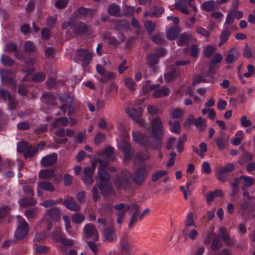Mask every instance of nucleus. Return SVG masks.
Masks as SVG:
<instances>
[{"instance_id":"nucleus-64","label":"nucleus","mask_w":255,"mask_h":255,"mask_svg":"<svg viewBox=\"0 0 255 255\" xmlns=\"http://www.w3.org/2000/svg\"><path fill=\"white\" fill-rule=\"evenodd\" d=\"M106 135L104 133L98 132L94 138V142L97 145L101 143L105 139Z\"/></svg>"},{"instance_id":"nucleus-51","label":"nucleus","mask_w":255,"mask_h":255,"mask_svg":"<svg viewBox=\"0 0 255 255\" xmlns=\"http://www.w3.org/2000/svg\"><path fill=\"white\" fill-rule=\"evenodd\" d=\"M38 209L37 208L27 209L25 211V215L28 219H33L37 215Z\"/></svg>"},{"instance_id":"nucleus-36","label":"nucleus","mask_w":255,"mask_h":255,"mask_svg":"<svg viewBox=\"0 0 255 255\" xmlns=\"http://www.w3.org/2000/svg\"><path fill=\"white\" fill-rule=\"evenodd\" d=\"M210 244V249L214 251H217L219 250L222 246V244L219 239V237L217 236L214 238V239H213V241Z\"/></svg>"},{"instance_id":"nucleus-8","label":"nucleus","mask_w":255,"mask_h":255,"mask_svg":"<svg viewBox=\"0 0 255 255\" xmlns=\"http://www.w3.org/2000/svg\"><path fill=\"white\" fill-rule=\"evenodd\" d=\"M214 141L219 150H223L227 148L229 145V136L223 132L215 138Z\"/></svg>"},{"instance_id":"nucleus-63","label":"nucleus","mask_w":255,"mask_h":255,"mask_svg":"<svg viewBox=\"0 0 255 255\" xmlns=\"http://www.w3.org/2000/svg\"><path fill=\"white\" fill-rule=\"evenodd\" d=\"M69 0H57L55 3V6L57 8H65L69 2Z\"/></svg>"},{"instance_id":"nucleus-32","label":"nucleus","mask_w":255,"mask_h":255,"mask_svg":"<svg viewBox=\"0 0 255 255\" xmlns=\"http://www.w3.org/2000/svg\"><path fill=\"white\" fill-rule=\"evenodd\" d=\"M240 180H243L244 182V186L241 187L242 190H245L246 187H250L254 183V179L252 177L245 175H242L240 177Z\"/></svg>"},{"instance_id":"nucleus-60","label":"nucleus","mask_w":255,"mask_h":255,"mask_svg":"<svg viewBox=\"0 0 255 255\" xmlns=\"http://www.w3.org/2000/svg\"><path fill=\"white\" fill-rule=\"evenodd\" d=\"M69 99L68 104H64L59 107V109L64 114H66L67 109L71 110L72 107L73 100L70 98H69Z\"/></svg>"},{"instance_id":"nucleus-46","label":"nucleus","mask_w":255,"mask_h":255,"mask_svg":"<svg viewBox=\"0 0 255 255\" xmlns=\"http://www.w3.org/2000/svg\"><path fill=\"white\" fill-rule=\"evenodd\" d=\"M168 174L167 172L164 170H159L153 173L151 175V180L155 182L164 176Z\"/></svg>"},{"instance_id":"nucleus-7","label":"nucleus","mask_w":255,"mask_h":255,"mask_svg":"<svg viewBox=\"0 0 255 255\" xmlns=\"http://www.w3.org/2000/svg\"><path fill=\"white\" fill-rule=\"evenodd\" d=\"M74 18L72 25V30L77 35H81L86 34L89 31V27L87 24L82 21H76Z\"/></svg>"},{"instance_id":"nucleus-45","label":"nucleus","mask_w":255,"mask_h":255,"mask_svg":"<svg viewBox=\"0 0 255 255\" xmlns=\"http://www.w3.org/2000/svg\"><path fill=\"white\" fill-rule=\"evenodd\" d=\"M85 216L81 213L74 214L72 217V221L77 224H80L85 220Z\"/></svg>"},{"instance_id":"nucleus-25","label":"nucleus","mask_w":255,"mask_h":255,"mask_svg":"<svg viewBox=\"0 0 255 255\" xmlns=\"http://www.w3.org/2000/svg\"><path fill=\"white\" fill-rule=\"evenodd\" d=\"M179 75V72L177 69L173 67L170 71L167 72L164 75L165 81L167 82H170L171 81L176 78Z\"/></svg>"},{"instance_id":"nucleus-33","label":"nucleus","mask_w":255,"mask_h":255,"mask_svg":"<svg viewBox=\"0 0 255 255\" xmlns=\"http://www.w3.org/2000/svg\"><path fill=\"white\" fill-rule=\"evenodd\" d=\"M190 37V35L187 33H182L177 40V44L179 46H183L188 44Z\"/></svg>"},{"instance_id":"nucleus-57","label":"nucleus","mask_w":255,"mask_h":255,"mask_svg":"<svg viewBox=\"0 0 255 255\" xmlns=\"http://www.w3.org/2000/svg\"><path fill=\"white\" fill-rule=\"evenodd\" d=\"M116 27L118 30L128 29L129 28V24L126 20H119L116 24Z\"/></svg>"},{"instance_id":"nucleus-20","label":"nucleus","mask_w":255,"mask_h":255,"mask_svg":"<svg viewBox=\"0 0 255 255\" xmlns=\"http://www.w3.org/2000/svg\"><path fill=\"white\" fill-rule=\"evenodd\" d=\"M120 249L123 255L129 254L130 246L128 244V237L127 235L123 236L120 240Z\"/></svg>"},{"instance_id":"nucleus-39","label":"nucleus","mask_w":255,"mask_h":255,"mask_svg":"<svg viewBox=\"0 0 255 255\" xmlns=\"http://www.w3.org/2000/svg\"><path fill=\"white\" fill-rule=\"evenodd\" d=\"M231 35V32L229 30L225 29L223 30L220 36V42L219 43V46H221L229 39Z\"/></svg>"},{"instance_id":"nucleus-13","label":"nucleus","mask_w":255,"mask_h":255,"mask_svg":"<svg viewBox=\"0 0 255 255\" xmlns=\"http://www.w3.org/2000/svg\"><path fill=\"white\" fill-rule=\"evenodd\" d=\"M240 57V52L235 47L231 48L225 56V61L228 64L236 62Z\"/></svg>"},{"instance_id":"nucleus-12","label":"nucleus","mask_w":255,"mask_h":255,"mask_svg":"<svg viewBox=\"0 0 255 255\" xmlns=\"http://www.w3.org/2000/svg\"><path fill=\"white\" fill-rule=\"evenodd\" d=\"M29 230L28 224L19 225L14 233V237L17 240L24 239L27 235Z\"/></svg>"},{"instance_id":"nucleus-21","label":"nucleus","mask_w":255,"mask_h":255,"mask_svg":"<svg viewBox=\"0 0 255 255\" xmlns=\"http://www.w3.org/2000/svg\"><path fill=\"white\" fill-rule=\"evenodd\" d=\"M103 235L106 241L112 242L116 240V235L114 228L107 227L103 231Z\"/></svg>"},{"instance_id":"nucleus-15","label":"nucleus","mask_w":255,"mask_h":255,"mask_svg":"<svg viewBox=\"0 0 255 255\" xmlns=\"http://www.w3.org/2000/svg\"><path fill=\"white\" fill-rule=\"evenodd\" d=\"M40 189L46 191L53 192L55 190V187L54 185L50 182L41 181L39 182L38 184L37 190L38 196L41 195L42 194Z\"/></svg>"},{"instance_id":"nucleus-29","label":"nucleus","mask_w":255,"mask_h":255,"mask_svg":"<svg viewBox=\"0 0 255 255\" xmlns=\"http://www.w3.org/2000/svg\"><path fill=\"white\" fill-rule=\"evenodd\" d=\"M36 203V201L33 197L27 198L24 197L20 199L18 203L21 207H26L34 205Z\"/></svg>"},{"instance_id":"nucleus-30","label":"nucleus","mask_w":255,"mask_h":255,"mask_svg":"<svg viewBox=\"0 0 255 255\" xmlns=\"http://www.w3.org/2000/svg\"><path fill=\"white\" fill-rule=\"evenodd\" d=\"M220 231L222 235V239L223 242L227 246H231L232 245V241L230 238L229 236L227 234L226 229L224 227H221L220 228Z\"/></svg>"},{"instance_id":"nucleus-52","label":"nucleus","mask_w":255,"mask_h":255,"mask_svg":"<svg viewBox=\"0 0 255 255\" xmlns=\"http://www.w3.org/2000/svg\"><path fill=\"white\" fill-rule=\"evenodd\" d=\"M46 78V75L42 72H38L32 76V80L37 82H41Z\"/></svg>"},{"instance_id":"nucleus-17","label":"nucleus","mask_w":255,"mask_h":255,"mask_svg":"<svg viewBox=\"0 0 255 255\" xmlns=\"http://www.w3.org/2000/svg\"><path fill=\"white\" fill-rule=\"evenodd\" d=\"M122 151L124 154L125 158L127 160L132 159L134 151L132 150L131 145L126 141H124L122 144Z\"/></svg>"},{"instance_id":"nucleus-10","label":"nucleus","mask_w":255,"mask_h":255,"mask_svg":"<svg viewBox=\"0 0 255 255\" xmlns=\"http://www.w3.org/2000/svg\"><path fill=\"white\" fill-rule=\"evenodd\" d=\"M126 112L129 117L133 119L136 123L140 125L143 124V120L140 118L141 113L140 108H138L137 110L134 108H127L126 109Z\"/></svg>"},{"instance_id":"nucleus-54","label":"nucleus","mask_w":255,"mask_h":255,"mask_svg":"<svg viewBox=\"0 0 255 255\" xmlns=\"http://www.w3.org/2000/svg\"><path fill=\"white\" fill-rule=\"evenodd\" d=\"M103 154L109 159H113L114 157V150L111 146L106 147L103 151Z\"/></svg>"},{"instance_id":"nucleus-38","label":"nucleus","mask_w":255,"mask_h":255,"mask_svg":"<svg viewBox=\"0 0 255 255\" xmlns=\"http://www.w3.org/2000/svg\"><path fill=\"white\" fill-rule=\"evenodd\" d=\"M194 125L200 131L204 130L205 128L206 127L205 120L202 118V117H199L195 120Z\"/></svg>"},{"instance_id":"nucleus-31","label":"nucleus","mask_w":255,"mask_h":255,"mask_svg":"<svg viewBox=\"0 0 255 255\" xmlns=\"http://www.w3.org/2000/svg\"><path fill=\"white\" fill-rule=\"evenodd\" d=\"M54 176V171L50 169L41 170L39 173V177L41 179H50Z\"/></svg>"},{"instance_id":"nucleus-2","label":"nucleus","mask_w":255,"mask_h":255,"mask_svg":"<svg viewBox=\"0 0 255 255\" xmlns=\"http://www.w3.org/2000/svg\"><path fill=\"white\" fill-rule=\"evenodd\" d=\"M147 175V167L145 165H142L138 167L132 174V180L136 186L142 185Z\"/></svg>"},{"instance_id":"nucleus-5","label":"nucleus","mask_w":255,"mask_h":255,"mask_svg":"<svg viewBox=\"0 0 255 255\" xmlns=\"http://www.w3.org/2000/svg\"><path fill=\"white\" fill-rule=\"evenodd\" d=\"M61 231L59 228H57L55 232L51 233V236L56 242L60 243L65 246H72L74 244V241L72 239L64 238L60 234Z\"/></svg>"},{"instance_id":"nucleus-28","label":"nucleus","mask_w":255,"mask_h":255,"mask_svg":"<svg viewBox=\"0 0 255 255\" xmlns=\"http://www.w3.org/2000/svg\"><path fill=\"white\" fill-rule=\"evenodd\" d=\"M180 30L178 26L174 25L170 27L167 31V37L169 40H174L176 38Z\"/></svg>"},{"instance_id":"nucleus-56","label":"nucleus","mask_w":255,"mask_h":255,"mask_svg":"<svg viewBox=\"0 0 255 255\" xmlns=\"http://www.w3.org/2000/svg\"><path fill=\"white\" fill-rule=\"evenodd\" d=\"M195 31L198 34L205 36L206 38H208L210 36V32L201 26H197Z\"/></svg>"},{"instance_id":"nucleus-23","label":"nucleus","mask_w":255,"mask_h":255,"mask_svg":"<svg viewBox=\"0 0 255 255\" xmlns=\"http://www.w3.org/2000/svg\"><path fill=\"white\" fill-rule=\"evenodd\" d=\"M43 101L48 106H54L56 105V97L51 93L45 92L42 95Z\"/></svg>"},{"instance_id":"nucleus-14","label":"nucleus","mask_w":255,"mask_h":255,"mask_svg":"<svg viewBox=\"0 0 255 255\" xmlns=\"http://www.w3.org/2000/svg\"><path fill=\"white\" fill-rule=\"evenodd\" d=\"M57 159V155L55 153H52L49 155L44 156L41 160V164L42 166L47 167L52 165Z\"/></svg>"},{"instance_id":"nucleus-19","label":"nucleus","mask_w":255,"mask_h":255,"mask_svg":"<svg viewBox=\"0 0 255 255\" xmlns=\"http://www.w3.org/2000/svg\"><path fill=\"white\" fill-rule=\"evenodd\" d=\"M46 215L53 221H58L60 219L61 212L59 208L53 207L47 211Z\"/></svg>"},{"instance_id":"nucleus-40","label":"nucleus","mask_w":255,"mask_h":255,"mask_svg":"<svg viewBox=\"0 0 255 255\" xmlns=\"http://www.w3.org/2000/svg\"><path fill=\"white\" fill-rule=\"evenodd\" d=\"M187 140V135L186 134H184L182 137H180L178 140L176 149L179 153H182L184 150V143Z\"/></svg>"},{"instance_id":"nucleus-9","label":"nucleus","mask_w":255,"mask_h":255,"mask_svg":"<svg viewBox=\"0 0 255 255\" xmlns=\"http://www.w3.org/2000/svg\"><path fill=\"white\" fill-rule=\"evenodd\" d=\"M98 187L101 194L104 196L114 195L116 194L115 190L109 182H101Z\"/></svg>"},{"instance_id":"nucleus-61","label":"nucleus","mask_w":255,"mask_h":255,"mask_svg":"<svg viewBox=\"0 0 255 255\" xmlns=\"http://www.w3.org/2000/svg\"><path fill=\"white\" fill-rule=\"evenodd\" d=\"M240 205V210L241 212L242 211H247L252 208L250 206V203L249 201L247 200H242L241 203L239 204Z\"/></svg>"},{"instance_id":"nucleus-49","label":"nucleus","mask_w":255,"mask_h":255,"mask_svg":"<svg viewBox=\"0 0 255 255\" xmlns=\"http://www.w3.org/2000/svg\"><path fill=\"white\" fill-rule=\"evenodd\" d=\"M23 50L27 53L33 52L35 50V46L33 42L27 40L23 44Z\"/></svg>"},{"instance_id":"nucleus-55","label":"nucleus","mask_w":255,"mask_h":255,"mask_svg":"<svg viewBox=\"0 0 255 255\" xmlns=\"http://www.w3.org/2000/svg\"><path fill=\"white\" fill-rule=\"evenodd\" d=\"M114 74L112 72H105L102 76H101V81L102 82H106L108 81H110L113 79L114 77Z\"/></svg>"},{"instance_id":"nucleus-18","label":"nucleus","mask_w":255,"mask_h":255,"mask_svg":"<svg viewBox=\"0 0 255 255\" xmlns=\"http://www.w3.org/2000/svg\"><path fill=\"white\" fill-rule=\"evenodd\" d=\"M146 62L148 66L152 68L154 72L156 71L155 65L158 63L159 58L158 56L154 53H150L146 56Z\"/></svg>"},{"instance_id":"nucleus-58","label":"nucleus","mask_w":255,"mask_h":255,"mask_svg":"<svg viewBox=\"0 0 255 255\" xmlns=\"http://www.w3.org/2000/svg\"><path fill=\"white\" fill-rule=\"evenodd\" d=\"M225 172L220 167L216 172V176L218 180L222 182L226 181L227 180V177L225 176Z\"/></svg>"},{"instance_id":"nucleus-47","label":"nucleus","mask_w":255,"mask_h":255,"mask_svg":"<svg viewBox=\"0 0 255 255\" xmlns=\"http://www.w3.org/2000/svg\"><path fill=\"white\" fill-rule=\"evenodd\" d=\"M103 38L106 42H108L110 45L116 46H118L119 45L117 39L114 36H111L110 35H105Z\"/></svg>"},{"instance_id":"nucleus-26","label":"nucleus","mask_w":255,"mask_h":255,"mask_svg":"<svg viewBox=\"0 0 255 255\" xmlns=\"http://www.w3.org/2000/svg\"><path fill=\"white\" fill-rule=\"evenodd\" d=\"M169 92V88L165 87H162L160 89L155 91L152 93V96L155 98H160L162 97H166L168 96Z\"/></svg>"},{"instance_id":"nucleus-22","label":"nucleus","mask_w":255,"mask_h":255,"mask_svg":"<svg viewBox=\"0 0 255 255\" xmlns=\"http://www.w3.org/2000/svg\"><path fill=\"white\" fill-rule=\"evenodd\" d=\"M63 205L68 209L72 211H78L81 209L80 205L77 204L72 198L63 200Z\"/></svg>"},{"instance_id":"nucleus-34","label":"nucleus","mask_w":255,"mask_h":255,"mask_svg":"<svg viewBox=\"0 0 255 255\" xmlns=\"http://www.w3.org/2000/svg\"><path fill=\"white\" fill-rule=\"evenodd\" d=\"M254 211V210L253 208L247 210V211H242L241 213L242 218L246 221L252 220L255 217Z\"/></svg>"},{"instance_id":"nucleus-50","label":"nucleus","mask_w":255,"mask_h":255,"mask_svg":"<svg viewBox=\"0 0 255 255\" xmlns=\"http://www.w3.org/2000/svg\"><path fill=\"white\" fill-rule=\"evenodd\" d=\"M144 27L147 32L151 33L156 28V24L151 20H147L144 23Z\"/></svg>"},{"instance_id":"nucleus-3","label":"nucleus","mask_w":255,"mask_h":255,"mask_svg":"<svg viewBox=\"0 0 255 255\" xmlns=\"http://www.w3.org/2000/svg\"><path fill=\"white\" fill-rule=\"evenodd\" d=\"M130 173L126 169H123L121 172V176H117L114 180V184L117 190L125 188L129 183Z\"/></svg>"},{"instance_id":"nucleus-24","label":"nucleus","mask_w":255,"mask_h":255,"mask_svg":"<svg viewBox=\"0 0 255 255\" xmlns=\"http://www.w3.org/2000/svg\"><path fill=\"white\" fill-rule=\"evenodd\" d=\"M91 14H92L91 9L81 6L78 8L76 11L74 13L73 17L75 19H78L81 17V15L86 16Z\"/></svg>"},{"instance_id":"nucleus-59","label":"nucleus","mask_w":255,"mask_h":255,"mask_svg":"<svg viewBox=\"0 0 255 255\" xmlns=\"http://www.w3.org/2000/svg\"><path fill=\"white\" fill-rule=\"evenodd\" d=\"M17 49V44L12 43L9 42L5 44L4 50L5 51H7L8 52H15V51Z\"/></svg>"},{"instance_id":"nucleus-37","label":"nucleus","mask_w":255,"mask_h":255,"mask_svg":"<svg viewBox=\"0 0 255 255\" xmlns=\"http://www.w3.org/2000/svg\"><path fill=\"white\" fill-rule=\"evenodd\" d=\"M200 83H211L207 77V75L205 73H204L202 75L198 74L196 75L193 80V84L195 85Z\"/></svg>"},{"instance_id":"nucleus-53","label":"nucleus","mask_w":255,"mask_h":255,"mask_svg":"<svg viewBox=\"0 0 255 255\" xmlns=\"http://www.w3.org/2000/svg\"><path fill=\"white\" fill-rule=\"evenodd\" d=\"M124 83L129 89L132 91H134L135 90L136 85L132 78H125L124 79Z\"/></svg>"},{"instance_id":"nucleus-35","label":"nucleus","mask_w":255,"mask_h":255,"mask_svg":"<svg viewBox=\"0 0 255 255\" xmlns=\"http://www.w3.org/2000/svg\"><path fill=\"white\" fill-rule=\"evenodd\" d=\"M217 68L218 67L215 64L211 63L209 68L208 72L205 73V74L207 75V77L211 83L213 82V78L215 75L216 70Z\"/></svg>"},{"instance_id":"nucleus-16","label":"nucleus","mask_w":255,"mask_h":255,"mask_svg":"<svg viewBox=\"0 0 255 255\" xmlns=\"http://www.w3.org/2000/svg\"><path fill=\"white\" fill-rule=\"evenodd\" d=\"M164 11V9L162 7L157 5L154 6L150 8L149 11H146L144 13V16L150 17H159L161 16Z\"/></svg>"},{"instance_id":"nucleus-44","label":"nucleus","mask_w":255,"mask_h":255,"mask_svg":"<svg viewBox=\"0 0 255 255\" xmlns=\"http://www.w3.org/2000/svg\"><path fill=\"white\" fill-rule=\"evenodd\" d=\"M108 13L110 15L116 16L120 11L119 7L115 3L111 4L108 7Z\"/></svg>"},{"instance_id":"nucleus-11","label":"nucleus","mask_w":255,"mask_h":255,"mask_svg":"<svg viewBox=\"0 0 255 255\" xmlns=\"http://www.w3.org/2000/svg\"><path fill=\"white\" fill-rule=\"evenodd\" d=\"M99 166L98 168L99 179L101 182L108 181L111 179V176L108 172L105 169L103 161L101 159H98Z\"/></svg>"},{"instance_id":"nucleus-41","label":"nucleus","mask_w":255,"mask_h":255,"mask_svg":"<svg viewBox=\"0 0 255 255\" xmlns=\"http://www.w3.org/2000/svg\"><path fill=\"white\" fill-rule=\"evenodd\" d=\"M37 152V147L28 146L23 155L26 158H30L34 156Z\"/></svg>"},{"instance_id":"nucleus-48","label":"nucleus","mask_w":255,"mask_h":255,"mask_svg":"<svg viewBox=\"0 0 255 255\" xmlns=\"http://www.w3.org/2000/svg\"><path fill=\"white\" fill-rule=\"evenodd\" d=\"M203 9L206 11H212L216 8V6L213 1H207L202 4Z\"/></svg>"},{"instance_id":"nucleus-6","label":"nucleus","mask_w":255,"mask_h":255,"mask_svg":"<svg viewBox=\"0 0 255 255\" xmlns=\"http://www.w3.org/2000/svg\"><path fill=\"white\" fill-rule=\"evenodd\" d=\"M76 53L79 60L84 66H87L89 64L93 56L91 52L82 48L77 50Z\"/></svg>"},{"instance_id":"nucleus-4","label":"nucleus","mask_w":255,"mask_h":255,"mask_svg":"<svg viewBox=\"0 0 255 255\" xmlns=\"http://www.w3.org/2000/svg\"><path fill=\"white\" fill-rule=\"evenodd\" d=\"M83 233L87 239H92L95 242L99 240L98 231L95 226L91 224H87L84 226Z\"/></svg>"},{"instance_id":"nucleus-42","label":"nucleus","mask_w":255,"mask_h":255,"mask_svg":"<svg viewBox=\"0 0 255 255\" xmlns=\"http://www.w3.org/2000/svg\"><path fill=\"white\" fill-rule=\"evenodd\" d=\"M0 62L5 66L10 67L13 65V60L8 56L3 54L1 56Z\"/></svg>"},{"instance_id":"nucleus-27","label":"nucleus","mask_w":255,"mask_h":255,"mask_svg":"<svg viewBox=\"0 0 255 255\" xmlns=\"http://www.w3.org/2000/svg\"><path fill=\"white\" fill-rule=\"evenodd\" d=\"M175 8L180 10L183 13L188 14L189 11L187 9V1L186 0H176L175 3Z\"/></svg>"},{"instance_id":"nucleus-62","label":"nucleus","mask_w":255,"mask_h":255,"mask_svg":"<svg viewBox=\"0 0 255 255\" xmlns=\"http://www.w3.org/2000/svg\"><path fill=\"white\" fill-rule=\"evenodd\" d=\"M16 127L18 130H26L30 128V124L26 122H20L17 123Z\"/></svg>"},{"instance_id":"nucleus-43","label":"nucleus","mask_w":255,"mask_h":255,"mask_svg":"<svg viewBox=\"0 0 255 255\" xmlns=\"http://www.w3.org/2000/svg\"><path fill=\"white\" fill-rule=\"evenodd\" d=\"M168 124L171 126L170 128V130L171 132L176 133H179L180 132V124L178 121H176L173 122L171 121H169L168 122Z\"/></svg>"},{"instance_id":"nucleus-1","label":"nucleus","mask_w":255,"mask_h":255,"mask_svg":"<svg viewBox=\"0 0 255 255\" xmlns=\"http://www.w3.org/2000/svg\"><path fill=\"white\" fill-rule=\"evenodd\" d=\"M151 132L150 137L154 138V142L149 140L144 134L137 131H133V140L143 147L150 149H160L162 146V136L163 135L164 128L160 118L155 117L150 122Z\"/></svg>"}]
</instances>
